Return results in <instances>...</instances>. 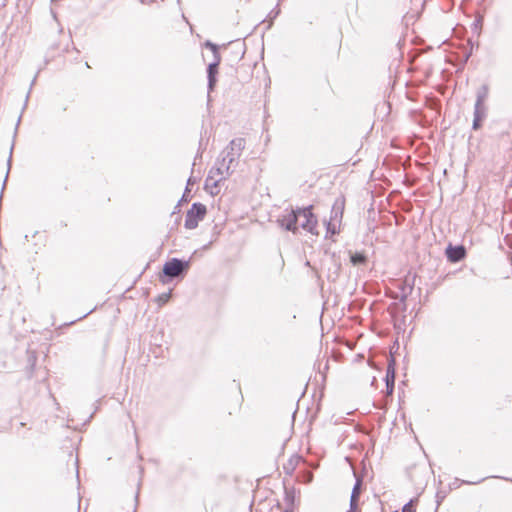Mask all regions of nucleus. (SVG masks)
I'll use <instances>...</instances> for the list:
<instances>
[{
    "instance_id": "1",
    "label": "nucleus",
    "mask_w": 512,
    "mask_h": 512,
    "mask_svg": "<svg viewBox=\"0 0 512 512\" xmlns=\"http://www.w3.org/2000/svg\"><path fill=\"white\" fill-rule=\"evenodd\" d=\"M231 164L226 161V157L218 160L205 180V190L212 196L218 195L221 190V183L231 175Z\"/></svg>"
},
{
    "instance_id": "2",
    "label": "nucleus",
    "mask_w": 512,
    "mask_h": 512,
    "mask_svg": "<svg viewBox=\"0 0 512 512\" xmlns=\"http://www.w3.org/2000/svg\"><path fill=\"white\" fill-rule=\"evenodd\" d=\"M206 206L201 203H194L192 207L187 211L185 218V228L195 229L199 222L202 221L206 215Z\"/></svg>"
},
{
    "instance_id": "3",
    "label": "nucleus",
    "mask_w": 512,
    "mask_h": 512,
    "mask_svg": "<svg viewBox=\"0 0 512 512\" xmlns=\"http://www.w3.org/2000/svg\"><path fill=\"white\" fill-rule=\"evenodd\" d=\"M298 224L304 230L311 234L317 235L316 231L317 219L311 212V206L303 209H298Z\"/></svg>"
},
{
    "instance_id": "4",
    "label": "nucleus",
    "mask_w": 512,
    "mask_h": 512,
    "mask_svg": "<svg viewBox=\"0 0 512 512\" xmlns=\"http://www.w3.org/2000/svg\"><path fill=\"white\" fill-rule=\"evenodd\" d=\"M205 47L211 49L214 56V61L208 65L207 74H208V89L213 90L216 83V74L218 72V65L220 63V55L217 51V46L210 41L205 43Z\"/></svg>"
},
{
    "instance_id": "5",
    "label": "nucleus",
    "mask_w": 512,
    "mask_h": 512,
    "mask_svg": "<svg viewBox=\"0 0 512 512\" xmlns=\"http://www.w3.org/2000/svg\"><path fill=\"white\" fill-rule=\"evenodd\" d=\"M245 147L243 138L233 139L229 145L222 151L221 156L226 157V161L232 164L238 158Z\"/></svg>"
},
{
    "instance_id": "6",
    "label": "nucleus",
    "mask_w": 512,
    "mask_h": 512,
    "mask_svg": "<svg viewBox=\"0 0 512 512\" xmlns=\"http://www.w3.org/2000/svg\"><path fill=\"white\" fill-rule=\"evenodd\" d=\"M189 268V261L183 262L173 258L166 262L163 267V273L168 277H178Z\"/></svg>"
},
{
    "instance_id": "7",
    "label": "nucleus",
    "mask_w": 512,
    "mask_h": 512,
    "mask_svg": "<svg viewBox=\"0 0 512 512\" xmlns=\"http://www.w3.org/2000/svg\"><path fill=\"white\" fill-rule=\"evenodd\" d=\"M298 221V210H291L279 219L280 225L292 232L297 231Z\"/></svg>"
},
{
    "instance_id": "8",
    "label": "nucleus",
    "mask_w": 512,
    "mask_h": 512,
    "mask_svg": "<svg viewBox=\"0 0 512 512\" xmlns=\"http://www.w3.org/2000/svg\"><path fill=\"white\" fill-rule=\"evenodd\" d=\"M344 211V201L337 199L332 207L331 216L329 221L340 223Z\"/></svg>"
},
{
    "instance_id": "9",
    "label": "nucleus",
    "mask_w": 512,
    "mask_h": 512,
    "mask_svg": "<svg viewBox=\"0 0 512 512\" xmlns=\"http://www.w3.org/2000/svg\"><path fill=\"white\" fill-rule=\"evenodd\" d=\"M447 257L452 262H457L461 260L465 255V250L463 247H448L447 248Z\"/></svg>"
},
{
    "instance_id": "10",
    "label": "nucleus",
    "mask_w": 512,
    "mask_h": 512,
    "mask_svg": "<svg viewBox=\"0 0 512 512\" xmlns=\"http://www.w3.org/2000/svg\"><path fill=\"white\" fill-rule=\"evenodd\" d=\"M488 87L487 86H482L478 92H477V97H476V102L475 104H482V105H485V101L488 97Z\"/></svg>"
},
{
    "instance_id": "11",
    "label": "nucleus",
    "mask_w": 512,
    "mask_h": 512,
    "mask_svg": "<svg viewBox=\"0 0 512 512\" xmlns=\"http://www.w3.org/2000/svg\"><path fill=\"white\" fill-rule=\"evenodd\" d=\"M394 379H395L394 371L393 370L391 371V369L389 367L387 370V375H386V386H387L388 394H392V392H393Z\"/></svg>"
},
{
    "instance_id": "12",
    "label": "nucleus",
    "mask_w": 512,
    "mask_h": 512,
    "mask_svg": "<svg viewBox=\"0 0 512 512\" xmlns=\"http://www.w3.org/2000/svg\"><path fill=\"white\" fill-rule=\"evenodd\" d=\"M474 116L484 120L487 116V107L482 104H475L474 106Z\"/></svg>"
},
{
    "instance_id": "13",
    "label": "nucleus",
    "mask_w": 512,
    "mask_h": 512,
    "mask_svg": "<svg viewBox=\"0 0 512 512\" xmlns=\"http://www.w3.org/2000/svg\"><path fill=\"white\" fill-rule=\"evenodd\" d=\"M361 485L362 481L360 479H357L351 493L350 499L359 500L360 494H361Z\"/></svg>"
},
{
    "instance_id": "14",
    "label": "nucleus",
    "mask_w": 512,
    "mask_h": 512,
    "mask_svg": "<svg viewBox=\"0 0 512 512\" xmlns=\"http://www.w3.org/2000/svg\"><path fill=\"white\" fill-rule=\"evenodd\" d=\"M350 259L354 265H359L366 262V256L361 253L352 254Z\"/></svg>"
},
{
    "instance_id": "15",
    "label": "nucleus",
    "mask_w": 512,
    "mask_h": 512,
    "mask_svg": "<svg viewBox=\"0 0 512 512\" xmlns=\"http://www.w3.org/2000/svg\"><path fill=\"white\" fill-rule=\"evenodd\" d=\"M338 224L337 222L328 221L326 223L327 233H330L332 235L338 233Z\"/></svg>"
},
{
    "instance_id": "16",
    "label": "nucleus",
    "mask_w": 512,
    "mask_h": 512,
    "mask_svg": "<svg viewBox=\"0 0 512 512\" xmlns=\"http://www.w3.org/2000/svg\"><path fill=\"white\" fill-rule=\"evenodd\" d=\"M416 500H410L407 504L404 505L402 512H415L414 504Z\"/></svg>"
},
{
    "instance_id": "17",
    "label": "nucleus",
    "mask_w": 512,
    "mask_h": 512,
    "mask_svg": "<svg viewBox=\"0 0 512 512\" xmlns=\"http://www.w3.org/2000/svg\"><path fill=\"white\" fill-rule=\"evenodd\" d=\"M359 500L350 499V509L348 512H358L359 510Z\"/></svg>"
},
{
    "instance_id": "18",
    "label": "nucleus",
    "mask_w": 512,
    "mask_h": 512,
    "mask_svg": "<svg viewBox=\"0 0 512 512\" xmlns=\"http://www.w3.org/2000/svg\"><path fill=\"white\" fill-rule=\"evenodd\" d=\"M170 296H171V293H163L161 294L159 297H158V301L161 303V304H164L166 303L169 299H170Z\"/></svg>"
},
{
    "instance_id": "19",
    "label": "nucleus",
    "mask_w": 512,
    "mask_h": 512,
    "mask_svg": "<svg viewBox=\"0 0 512 512\" xmlns=\"http://www.w3.org/2000/svg\"><path fill=\"white\" fill-rule=\"evenodd\" d=\"M482 121H483L482 119L474 116L473 129H475V130L479 129L481 127Z\"/></svg>"
},
{
    "instance_id": "20",
    "label": "nucleus",
    "mask_w": 512,
    "mask_h": 512,
    "mask_svg": "<svg viewBox=\"0 0 512 512\" xmlns=\"http://www.w3.org/2000/svg\"><path fill=\"white\" fill-rule=\"evenodd\" d=\"M483 480H484V479H482V481H483ZM480 482H481V480H479V481H468V482H466V483H467V484H473V485H475V484H478V483H480Z\"/></svg>"
},
{
    "instance_id": "21",
    "label": "nucleus",
    "mask_w": 512,
    "mask_h": 512,
    "mask_svg": "<svg viewBox=\"0 0 512 512\" xmlns=\"http://www.w3.org/2000/svg\"><path fill=\"white\" fill-rule=\"evenodd\" d=\"M193 184L192 178L188 179V185Z\"/></svg>"
},
{
    "instance_id": "22",
    "label": "nucleus",
    "mask_w": 512,
    "mask_h": 512,
    "mask_svg": "<svg viewBox=\"0 0 512 512\" xmlns=\"http://www.w3.org/2000/svg\"><path fill=\"white\" fill-rule=\"evenodd\" d=\"M285 512H293L292 510L290 509H286Z\"/></svg>"
}]
</instances>
